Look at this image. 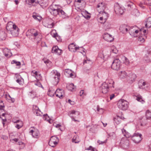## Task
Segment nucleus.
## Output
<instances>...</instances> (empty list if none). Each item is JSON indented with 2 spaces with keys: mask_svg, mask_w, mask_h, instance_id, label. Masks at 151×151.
<instances>
[{
  "mask_svg": "<svg viewBox=\"0 0 151 151\" xmlns=\"http://www.w3.org/2000/svg\"><path fill=\"white\" fill-rule=\"evenodd\" d=\"M59 5L52 4L49 8L50 13L53 15L56 16L59 15L63 18L68 17V15L62 9H61Z\"/></svg>",
  "mask_w": 151,
  "mask_h": 151,
  "instance_id": "obj_1",
  "label": "nucleus"
},
{
  "mask_svg": "<svg viewBox=\"0 0 151 151\" xmlns=\"http://www.w3.org/2000/svg\"><path fill=\"white\" fill-rule=\"evenodd\" d=\"M10 51L7 48H5L3 50V52L4 55L7 57H9L10 56Z\"/></svg>",
  "mask_w": 151,
  "mask_h": 151,
  "instance_id": "obj_24",
  "label": "nucleus"
},
{
  "mask_svg": "<svg viewBox=\"0 0 151 151\" xmlns=\"http://www.w3.org/2000/svg\"><path fill=\"white\" fill-rule=\"evenodd\" d=\"M145 5H151V4H149V2L145 1H143L140 2L139 4V6L142 8H145Z\"/></svg>",
  "mask_w": 151,
  "mask_h": 151,
  "instance_id": "obj_26",
  "label": "nucleus"
},
{
  "mask_svg": "<svg viewBox=\"0 0 151 151\" xmlns=\"http://www.w3.org/2000/svg\"><path fill=\"white\" fill-rule=\"evenodd\" d=\"M139 86L140 88H143L142 86H145L146 84V82L143 80H141L139 82Z\"/></svg>",
  "mask_w": 151,
  "mask_h": 151,
  "instance_id": "obj_33",
  "label": "nucleus"
},
{
  "mask_svg": "<svg viewBox=\"0 0 151 151\" xmlns=\"http://www.w3.org/2000/svg\"><path fill=\"white\" fill-rule=\"evenodd\" d=\"M76 2L79 3H82L83 4H85V2L83 0H77L76 1Z\"/></svg>",
  "mask_w": 151,
  "mask_h": 151,
  "instance_id": "obj_52",
  "label": "nucleus"
},
{
  "mask_svg": "<svg viewBox=\"0 0 151 151\" xmlns=\"http://www.w3.org/2000/svg\"><path fill=\"white\" fill-rule=\"evenodd\" d=\"M29 3H31L32 4H34L35 3V4L34 5H35L36 4H42V3L40 2V1H36L35 0H30L29 1Z\"/></svg>",
  "mask_w": 151,
  "mask_h": 151,
  "instance_id": "obj_40",
  "label": "nucleus"
},
{
  "mask_svg": "<svg viewBox=\"0 0 151 151\" xmlns=\"http://www.w3.org/2000/svg\"><path fill=\"white\" fill-rule=\"evenodd\" d=\"M19 30V29L17 26H13V28L12 29L10 32L13 36L16 37L18 35Z\"/></svg>",
  "mask_w": 151,
  "mask_h": 151,
  "instance_id": "obj_12",
  "label": "nucleus"
},
{
  "mask_svg": "<svg viewBox=\"0 0 151 151\" xmlns=\"http://www.w3.org/2000/svg\"><path fill=\"white\" fill-rule=\"evenodd\" d=\"M103 38L106 41L110 42L113 41L114 40L112 36L107 33L104 34L103 35Z\"/></svg>",
  "mask_w": 151,
  "mask_h": 151,
  "instance_id": "obj_15",
  "label": "nucleus"
},
{
  "mask_svg": "<svg viewBox=\"0 0 151 151\" xmlns=\"http://www.w3.org/2000/svg\"><path fill=\"white\" fill-rule=\"evenodd\" d=\"M122 59L123 63L126 65H128L129 64V59L125 56H122Z\"/></svg>",
  "mask_w": 151,
  "mask_h": 151,
  "instance_id": "obj_30",
  "label": "nucleus"
},
{
  "mask_svg": "<svg viewBox=\"0 0 151 151\" xmlns=\"http://www.w3.org/2000/svg\"><path fill=\"white\" fill-rule=\"evenodd\" d=\"M137 100L139 101L140 102H143L144 101L142 99V97L140 96H138L137 97Z\"/></svg>",
  "mask_w": 151,
  "mask_h": 151,
  "instance_id": "obj_48",
  "label": "nucleus"
},
{
  "mask_svg": "<svg viewBox=\"0 0 151 151\" xmlns=\"http://www.w3.org/2000/svg\"><path fill=\"white\" fill-rule=\"evenodd\" d=\"M144 60L146 62H149L150 61V60L149 58L147 55H145L144 57Z\"/></svg>",
  "mask_w": 151,
  "mask_h": 151,
  "instance_id": "obj_45",
  "label": "nucleus"
},
{
  "mask_svg": "<svg viewBox=\"0 0 151 151\" xmlns=\"http://www.w3.org/2000/svg\"><path fill=\"white\" fill-rule=\"evenodd\" d=\"M114 10L115 13L118 14H122L124 12L123 9L118 5L115 6Z\"/></svg>",
  "mask_w": 151,
  "mask_h": 151,
  "instance_id": "obj_14",
  "label": "nucleus"
},
{
  "mask_svg": "<svg viewBox=\"0 0 151 151\" xmlns=\"http://www.w3.org/2000/svg\"><path fill=\"white\" fill-rule=\"evenodd\" d=\"M129 26L126 25H121L120 27L119 30L123 33H126L128 31Z\"/></svg>",
  "mask_w": 151,
  "mask_h": 151,
  "instance_id": "obj_16",
  "label": "nucleus"
},
{
  "mask_svg": "<svg viewBox=\"0 0 151 151\" xmlns=\"http://www.w3.org/2000/svg\"><path fill=\"white\" fill-rule=\"evenodd\" d=\"M62 51V50L60 49L58 46H53L52 50V53H57L58 55H60Z\"/></svg>",
  "mask_w": 151,
  "mask_h": 151,
  "instance_id": "obj_19",
  "label": "nucleus"
},
{
  "mask_svg": "<svg viewBox=\"0 0 151 151\" xmlns=\"http://www.w3.org/2000/svg\"><path fill=\"white\" fill-rule=\"evenodd\" d=\"M128 78L129 81L133 82L135 81L137 78V76L135 74L133 73H131L129 74Z\"/></svg>",
  "mask_w": 151,
  "mask_h": 151,
  "instance_id": "obj_18",
  "label": "nucleus"
},
{
  "mask_svg": "<svg viewBox=\"0 0 151 151\" xmlns=\"http://www.w3.org/2000/svg\"><path fill=\"white\" fill-rule=\"evenodd\" d=\"M9 97L10 98V100L12 103H14L15 101V99L11 97L9 95Z\"/></svg>",
  "mask_w": 151,
  "mask_h": 151,
  "instance_id": "obj_62",
  "label": "nucleus"
},
{
  "mask_svg": "<svg viewBox=\"0 0 151 151\" xmlns=\"http://www.w3.org/2000/svg\"><path fill=\"white\" fill-rule=\"evenodd\" d=\"M141 31V30H139V31L138 30H137L136 29H135V30L134 31V34L135 35H137V34L138 33V32L139 31Z\"/></svg>",
  "mask_w": 151,
  "mask_h": 151,
  "instance_id": "obj_63",
  "label": "nucleus"
},
{
  "mask_svg": "<svg viewBox=\"0 0 151 151\" xmlns=\"http://www.w3.org/2000/svg\"><path fill=\"white\" fill-rule=\"evenodd\" d=\"M93 148L92 146H90L88 147L85 149V150H91Z\"/></svg>",
  "mask_w": 151,
  "mask_h": 151,
  "instance_id": "obj_59",
  "label": "nucleus"
},
{
  "mask_svg": "<svg viewBox=\"0 0 151 151\" xmlns=\"http://www.w3.org/2000/svg\"><path fill=\"white\" fill-rule=\"evenodd\" d=\"M55 91L53 90H49L47 92L48 95L51 97H52L54 95L55 93Z\"/></svg>",
  "mask_w": 151,
  "mask_h": 151,
  "instance_id": "obj_36",
  "label": "nucleus"
},
{
  "mask_svg": "<svg viewBox=\"0 0 151 151\" xmlns=\"http://www.w3.org/2000/svg\"><path fill=\"white\" fill-rule=\"evenodd\" d=\"M138 40L141 42H144V38L142 36H139L138 38Z\"/></svg>",
  "mask_w": 151,
  "mask_h": 151,
  "instance_id": "obj_51",
  "label": "nucleus"
},
{
  "mask_svg": "<svg viewBox=\"0 0 151 151\" xmlns=\"http://www.w3.org/2000/svg\"><path fill=\"white\" fill-rule=\"evenodd\" d=\"M90 62L91 61L90 60H84L83 61V65H85V63H88Z\"/></svg>",
  "mask_w": 151,
  "mask_h": 151,
  "instance_id": "obj_58",
  "label": "nucleus"
},
{
  "mask_svg": "<svg viewBox=\"0 0 151 151\" xmlns=\"http://www.w3.org/2000/svg\"><path fill=\"white\" fill-rule=\"evenodd\" d=\"M105 56L104 55L103 52H100L98 55V58L99 60V59L104 60Z\"/></svg>",
  "mask_w": 151,
  "mask_h": 151,
  "instance_id": "obj_37",
  "label": "nucleus"
},
{
  "mask_svg": "<svg viewBox=\"0 0 151 151\" xmlns=\"http://www.w3.org/2000/svg\"><path fill=\"white\" fill-rule=\"evenodd\" d=\"M6 35L4 31H0V41L5 40L6 38Z\"/></svg>",
  "mask_w": 151,
  "mask_h": 151,
  "instance_id": "obj_22",
  "label": "nucleus"
},
{
  "mask_svg": "<svg viewBox=\"0 0 151 151\" xmlns=\"http://www.w3.org/2000/svg\"><path fill=\"white\" fill-rule=\"evenodd\" d=\"M31 75L32 76H35L36 79L38 77V73L37 72L35 71V70L32 71Z\"/></svg>",
  "mask_w": 151,
  "mask_h": 151,
  "instance_id": "obj_44",
  "label": "nucleus"
},
{
  "mask_svg": "<svg viewBox=\"0 0 151 151\" xmlns=\"http://www.w3.org/2000/svg\"><path fill=\"white\" fill-rule=\"evenodd\" d=\"M32 111L33 113L37 116H41L42 115V113L36 105L33 106Z\"/></svg>",
  "mask_w": 151,
  "mask_h": 151,
  "instance_id": "obj_9",
  "label": "nucleus"
},
{
  "mask_svg": "<svg viewBox=\"0 0 151 151\" xmlns=\"http://www.w3.org/2000/svg\"><path fill=\"white\" fill-rule=\"evenodd\" d=\"M115 95L114 94H112L110 96V100H112L115 97Z\"/></svg>",
  "mask_w": 151,
  "mask_h": 151,
  "instance_id": "obj_60",
  "label": "nucleus"
},
{
  "mask_svg": "<svg viewBox=\"0 0 151 151\" xmlns=\"http://www.w3.org/2000/svg\"><path fill=\"white\" fill-rule=\"evenodd\" d=\"M106 140H105V141H103V142H102V141H101L99 140H98V143H99V144H104L105 143H106Z\"/></svg>",
  "mask_w": 151,
  "mask_h": 151,
  "instance_id": "obj_57",
  "label": "nucleus"
},
{
  "mask_svg": "<svg viewBox=\"0 0 151 151\" xmlns=\"http://www.w3.org/2000/svg\"><path fill=\"white\" fill-rule=\"evenodd\" d=\"M52 36L55 38L56 39H58L57 37H58V34L57 33L55 32V33H54L53 34H52Z\"/></svg>",
  "mask_w": 151,
  "mask_h": 151,
  "instance_id": "obj_53",
  "label": "nucleus"
},
{
  "mask_svg": "<svg viewBox=\"0 0 151 151\" xmlns=\"http://www.w3.org/2000/svg\"><path fill=\"white\" fill-rule=\"evenodd\" d=\"M136 28V27H130L129 26V28L128 30V31L129 34L131 35L134 36V37H136L137 36V35H135L134 34V31Z\"/></svg>",
  "mask_w": 151,
  "mask_h": 151,
  "instance_id": "obj_21",
  "label": "nucleus"
},
{
  "mask_svg": "<svg viewBox=\"0 0 151 151\" xmlns=\"http://www.w3.org/2000/svg\"><path fill=\"white\" fill-rule=\"evenodd\" d=\"M16 81L17 83H19L21 85H22L24 83V80L22 78L18 79Z\"/></svg>",
  "mask_w": 151,
  "mask_h": 151,
  "instance_id": "obj_41",
  "label": "nucleus"
},
{
  "mask_svg": "<svg viewBox=\"0 0 151 151\" xmlns=\"http://www.w3.org/2000/svg\"><path fill=\"white\" fill-rule=\"evenodd\" d=\"M33 129L30 130L29 133L31 134L32 135L33 137L36 138H38L39 137V131L36 129L34 127H32Z\"/></svg>",
  "mask_w": 151,
  "mask_h": 151,
  "instance_id": "obj_8",
  "label": "nucleus"
},
{
  "mask_svg": "<svg viewBox=\"0 0 151 151\" xmlns=\"http://www.w3.org/2000/svg\"><path fill=\"white\" fill-rule=\"evenodd\" d=\"M33 17L35 19L38 20L39 21L41 20L42 18L41 17L37 16L36 15L33 14L32 15Z\"/></svg>",
  "mask_w": 151,
  "mask_h": 151,
  "instance_id": "obj_42",
  "label": "nucleus"
},
{
  "mask_svg": "<svg viewBox=\"0 0 151 151\" xmlns=\"http://www.w3.org/2000/svg\"><path fill=\"white\" fill-rule=\"evenodd\" d=\"M54 25V23L53 22H52L51 23L48 24L47 26V27L49 28H52Z\"/></svg>",
  "mask_w": 151,
  "mask_h": 151,
  "instance_id": "obj_46",
  "label": "nucleus"
},
{
  "mask_svg": "<svg viewBox=\"0 0 151 151\" xmlns=\"http://www.w3.org/2000/svg\"><path fill=\"white\" fill-rule=\"evenodd\" d=\"M146 116L147 119H145L143 121V120H142L141 121V125H143V124H146L147 123V119H150L151 120V112H150L149 110H147L146 111Z\"/></svg>",
  "mask_w": 151,
  "mask_h": 151,
  "instance_id": "obj_13",
  "label": "nucleus"
},
{
  "mask_svg": "<svg viewBox=\"0 0 151 151\" xmlns=\"http://www.w3.org/2000/svg\"><path fill=\"white\" fill-rule=\"evenodd\" d=\"M145 24V27L150 28L151 27V17H150L147 19Z\"/></svg>",
  "mask_w": 151,
  "mask_h": 151,
  "instance_id": "obj_23",
  "label": "nucleus"
},
{
  "mask_svg": "<svg viewBox=\"0 0 151 151\" xmlns=\"http://www.w3.org/2000/svg\"><path fill=\"white\" fill-rule=\"evenodd\" d=\"M120 118L119 117H117V118H115L114 119V123L117 124H118L120 122Z\"/></svg>",
  "mask_w": 151,
  "mask_h": 151,
  "instance_id": "obj_39",
  "label": "nucleus"
},
{
  "mask_svg": "<svg viewBox=\"0 0 151 151\" xmlns=\"http://www.w3.org/2000/svg\"><path fill=\"white\" fill-rule=\"evenodd\" d=\"M52 140V141H53V142L57 141V142H58L59 140L58 138L57 137L55 136L52 137H51L50 140V141H51Z\"/></svg>",
  "mask_w": 151,
  "mask_h": 151,
  "instance_id": "obj_43",
  "label": "nucleus"
},
{
  "mask_svg": "<svg viewBox=\"0 0 151 151\" xmlns=\"http://www.w3.org/2000/svg\"><path fill=\"white\" fill-rule=\"evenodd\" d=\"M43 118L44 120H46L47 119V117H48L47 114H45L43 115Z\"/></svg>",
  "mask_w": 151,
  "mask_h": 151,
  "instance_id": "obj_61",
  "label": "nucleus"
},
{
  "mask_svg": "<svg viewBox=\"0 0 151 151\" xmlns=\"http://www.w3.org/2000/svg\"><path fill=\"white\" fill-rule=\"evenodd\" d=\"M67 88L69 90L72 91H74L76 89V87L73 83H71L67 86Z\"/></svg>",
  "mask_w": 151,
  "mask_h": 151,
  "instance_id": "obj_29",
  "label": "nucleus"
},
{
  "mask_svg": "<svg viewBox=\"0 0 151 151\" xmlns=\"http://www.w3.org/2000/svg\"><path fill=\"white\" fill-rule=\"evenodd\" d=\"M115 134L114 132H112L108 134V136L109 137H112L115 136Z\"/></svg>",
  "mask_w": 151,
  "mask_h": 151,
  "instance_id": "obj_54",
  "label": "nucleus"
},
{
  "mask_svg": "<svg viewBox=\"0 0 151 151\" xmlns=\"http://www.w3.org/2000/svg\"><path fill=\"white\" fill-rule=\"evenodd\" d=\"M119 75L120 77L122 78H126L127 76V73L125 71H120L119 73Z\"/></svg>",
  "mask_w": 151,
  "mask_h": 151,
  "instance_id": "obj_27",
  "label": "nucleus"
},
{
  "mask_svg": "<svg viewBox=\"0 0 151 151\" xmlns=\"http://www.w3.org/2000/svg\"><path fill=\"white\" fill-rule=\"evenodd\" d=\"M57 144V141L53 142L52 141H49V145L52 147H55Z\"/></svg>",
  "mask_w": 151,
  "mask_h": 151,
  "instance_id": "obj_35",
  "label": "nucleus"
},
{
  "mask_svg": "<svg viewBox=\"0 0 151 151\" xmlns=\"http://www.w3.org/2000/svg\"><path fill=\"white\" fill-rule=\"evenodd\" d=\"M111 52L115 53H117L118 52V51L116 49H111Z\"/></svg>",
  "mask_w": 151,
  "mask_h": 151,
  "instance_id": "obj_56",
  "label": "nucleus"
},
{
  "mask_svg": "<svg viewBox=\"0 0 151 151\" xmlns=\"http://www.w3.org/2000/svg\"><path fill=\"white\" fill-rule=\"evenodd\" d=\"M4 107V106L1 105L0 106V111L2 112L3 111H4L3 108Z\"/></svg>",
  "mask_w": 151,
  "mask_h": 151,
  "instance_id": "obj_64",
  "label": "nucleus"
},
{
  "mask_svg": "<svg viewBox=\"0 0 151 151\" xmlns=\"http://www.w3.org/2000/svg\"><path fill=\"white\" fill-rule=\"evenodd\" d=\"M122 134L124 136L127 138H129L130 137L131 135L130 134L127 132L125 129L123 128L122 129Z\"/></svg>",
  "mask_w": 151,
  "mask_h": 151,
  "instance_id": "obj_28",
  "label": "nucleus"
},
{
  "mask_svg": "<svg viewBox=\"0 0 151 151\" xmlns=\"http://www.w3.org/2000/svg\"><path fill=\"white\" fill-rule=\"evenodd\" d=\"M142 134L138 132L134 133L132 136H131V139L136 144L139 143L142 139Z\"/></svg>",
  "mask_w": 151,
  "mask_h": 151,
  "instance_id": "obj_5",
  "label": "nucleus"
},
{
  "mask_svg": "<svg viewBox=\"0 0 151 151\" xmlns=\"http://www.w3.org/2000/svg\"><path fill=\"white\" fill-rule=\"evenodd\" d=\"M76 48V45L74 43L70 44L68 46L69 50L71 51L74 52L75 48Z\"/></svg>",
  "mask_w": 151,
  "mask_h": 151,
  "instance_id": "obj_31",
  "label": "nucleus"
},
{
  "mask_svg": "<svg viewBox=\"0 0 151 151\" xmlns=\"http://www.w3.org/2000/svg\"><path fill=\"white\" fill-rule=\"evenodd\" d=\"M72 142L75 143H78L80 142L78 137L77 135L75 136L72 139Z\"/></svg>",
  "mask_w": 151,
  "mask_h": 151,
  "instance_id": "obj_32",
  "label": "nucleus"
},
{
  "mask_svg": "<svg viewBox=\"0 0 151 151\" xmlns=\"http://www.w3.org/2000/svg\"><path fill=\"white\" fill-rule=\"evenodd\" d=\"M35 85L38 86L39 87H40L41 86H42V85L38 81H37L35 83Z\"/></svg>",
  "mask_w": 151,
  "mask_h": 151,
  "instance_id": "obj_50",
  "label": "nucleus"
},
{
  "mask_svg": "<svg viewBox=\"0 0 151 151\" xmlns=\"http://www.w3.org/2000/svg\"><path fill=\"white\" fill-rule=\"evenodd\" d=\"M129 106V103L124 99L119 100L117 103V106L120 110L125 111L128 109Z\"/></svg>",
  "mask_w": 151,
  "mask_h": 151,
  "instance_id": "obj_3",
  "label": "nucleus"
},
{
  "mask_svg": "<svg viewBox=\"0 0 151 151\" xmlns=\"http://www.w3.org/2000/svg\"><path fill=\"white\" fill-rule=\"evenodd\" d=\"M11 63L12 64H15L16 65L18 66V68H20L21 63L20 62L14 60L12 61Z\"/></svg>",
  "mask_w": 151,
  "mask_h": 151,
  "instance_id": "obj_34",
  "label": "nucleus"
},
{
  "mask_svg": "<svg viewBox=\"0 0 151 151\" xmlns=\"http://www.w3.org/2000/svg\"><path fill=\"white\" fill-rule=\"evenodd\" d=\"M22 122H21L20 124H17L16 126H15L18 129H19L20 128H21L22 126Z\"/></svg>",
  "mask_w": 151,
  "mask_h": 151,
  "instance_id": "obj_49",
  "label": "nucleus"
},
{
  "mask_svg": "<svg viewBox=\"0 0 151 151\" xmlns=\"http://www.w3.org/2000/svg\"><path fill=\"white\" fill-rule=\"evenodd\" d=\"M114 81L111 79L106 80L105 82L103 83L101 86L102 93L104 94L107 93L109 91V88H114Z\"/></svg>",
  "mask_w": 151,
  "mask_h": 151,
  "instance_id": "obj_2",
  "label": "nucleus"
},
{
  "mask_svg": "<svg viewBox=\"0 0 151 151\" xmlns=\"http://www.w3.org/2000/svg\"><path fill=\"white\" fill-rule=\"evenodd\" d=\"M65 74L68 77H70L72 78L75 77V76L73 74L71 70L67 69L65 70Z\"/></svg>",
  "mask_w": 151,
  "mask_h": 151,
  "instance_id": "obj_20",
  "label": "nucleus"
},
{
  "mask_svg": "<svg viewBox=\"0 0 151 151\" xmlns=\"http://www.w3.org/2000/svg\"><path fill=\"white\" fill-rule=\"evenodd\" d=\"M100 16H101L99 18L100 20L101 21L100 22L101 23L104 24L106 22L108 18V14L105 12H103L102 13H100Z\"/></svg>",
  "mask_w": 151,
  "mask_h": 151,
  "instance_id": "obj_10",
  "label": "nucleus"
},
{
  "mask_svg": "<svg viewBox=\"0 0 151 151\" xmlns=\"http://www.w3.org/2000/svg\"><path fill=\"white\" fill-rule=\"evenodd\" d=\"M132 14L136 16H139V13L138 10L137 9H134L132 12Z\"/></svg>",
  "mask_w": 151,
  "mask_h": 151,
  "instance_id": "obj_38",
  "label": "nucleus"
},
{
  "mask_svg": "<svg viewBox=\"0 0 151 151\" xmlns=\"http://www.w3.org/2000/svg\"><path fill=\"white\" fill-rule=\"evenodd\" d=\"M29 33H30L31 35L33 38L36 39L37 40L39 41L42 38L40 33L35 29H32L29 30L27 33L29 34Z\"/></svg>",
  "mask_w": 151,
  "mask_h": 151,
  "instance_id": "obj_4",
  "label": "nucleus"
},
{
  "mask_svg": "<svg viewBox=\"0 0 151 151\" xmlns=\"http://www.w3.org/2000/svg\"><path fill=\"white\" fill-rule=\"evenodd\" d=\"M121 65L120 60L118 59H116L113 62L111 67L114 70H118L119 68Z\"/></svg>",
  "mask_w": 151,
  "mask_h": 151,
  "instance_id": "obj_6",
  "label": "nucleus"
},
{
  "mask_svg": "<svg viewBox=\"0 0 151 151\" xmlns=\"http://www.w3.org/2000/svg\"><path fill=\"white\" fill-rule=\"evenodd\" d=\"M97 7L98 8L101 7L102 9H103L104 8V4L103 3H99L97 5Z\"/></svg>",
  "mask_w": 151,
  "mask_h": 151,
  "instance_id": "obj_47",
  "label": "nucleus"
},
{
  "mask_svg": "<svg viewBox=\"0 0 151 151\" xmlns=\"http://www.w3.org/2000/svg\"><path fill=\"white\" fill-rule=\"evenodd\" d=\"M80 96H82L83 95H86V94L85 93H84V90H81L80 92Z\"/></svg>",
  "mask_w": 151,
  "mask_h": 151,
  "instance_id": "obj_55",
  "label": "nucleus"
},
{
  "mask_svg": "<svg viewBox=\"0 0 151 151\" xmlns=\"http://www.w3.org/2000/svg\"><path fill=\"white\" fill-rule=\"evenodd\" d=\"M76 114L77 116H78L80 114V113L79 111H76L74 110H73L71 111L68 113V115L72 119L73 121L75 122H79V121L75 119H74V117H76V116H73V115H72V114Z\"/></svg>",
  "mask_w": 151,
  "mask_h": 151,
  "instance_id": "obj_11",
  "label": "nucleus"
},
{
  "mask_svg": "<svg viewBox=\"0 0 151 151\" xmlns=\"http://www.w3.org/2000/svg\"><path fill=\"white\" fill-rule=\"evenodd\" d=\"M56 96L60 99H62L64 96V91L63 90L58 89L55 92Z\"/></svg>",
  "mask_w": 151,
  "mask_h": 151,
  "instance_id": "obj_17",
  "label": "nucleus"
},
{
  "mask_svg": "<svg viewBox=\"0 0 151 151\" xmlns=\"http://www.w3.org/2000/svg\"><path fill=\"white\" fill-rule=\"evenodd\" d=\"M16 26L15 24H14L12 22H8L6 26V28L7 29H10L11 28L13 29V26Z\"/></svg>",
  "mask_w": 151,
  "mask_h": 151,
  "instance_id": "obj_25",
  "label": "nucleus"
},
{
  "mask_svg": "<svg viewBox=\"0 0 151 151\" xmlns=\"http://www.w3.org/2000/svg\"><path fill=\"white\" fill-rule=\"evenodd\" d=\"M55 76L53 77V83L54 85H57L59 81L60 74L56 70H53Z\"/></svg>",
  "mask_w": 151,
  "mask_h": 151,
  "instance_id": "obj_7",
  "label": "nucleus"
}]
</instances>
